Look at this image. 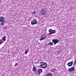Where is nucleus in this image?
I'll return each instance as SVG.
<instances>
[{
  "instance_id": "1",
  "label": "nucleus",
  "mask_w": 76,
  "mask_h": 76,
  "mask_svg": "<svg viewBox=\"0 0 76 76\" xmlns=\"http://www.w3.org/2000/svg\"><path fill=\"white\" fill-rule=\"evenodd\" d=\"M40 15H45L47 14V9L45 8H42L40 11Z\"/></svg>"
},
{
  "instance_id": "2",
  "label": "nucleus",
  "mask_w": 76,
  "mask_h": 76,
  "mask_svg": "<svg viewBox=\"0 0 76 76\" xmlns=\"http://www.w3.org/2000/svg\"><path fill=\"white\" fill-rule=\"evenodd\" d=\"M46 38H47V37L45 35V34H42L41 37L39 39V40L40 41H42V40H44Z\"/></svg>"
},
{
  "instance_id": "3",
  "label": "nucleus",
  "mask_w": 76,
  "mask_h": 76,
  "mask_svg": "<svg viewBox=\"0 0 76 76\" xmlns=\"http://www.w3.org/2000/svg\"><path fill=\"white\" fill-rule=\"evenodd\" d=\"M75 64L73 65V66L72 67L70 68L69 69H68V71L69 72H73L75 71Z\"/></svg>"
},
{
  "instance_id": "4",
  "label": "nucleus",
  "mask_w": 76,
  "mask_h": 76,
  "mask_svg": "<svg viewBox=\"0 0 76 76\" xmlns=\"http://www.w3.org/2000/svg\"><path fill=\"white\" fill-rule=\"evenodd\" d=\"M56 30H53L51 29H50L48 30V31L50 35H51V34H54L55 32H56Z\"/></svg>"
},
{
  "instance_id": "5",
  "label": "nucleus",
  "mask_w": 76,
  "mask_h": 76,
  "mask_svg": "<svg viewBox=\"0 0 76 76\" xmlns=\"http://www.w3.org/2000/svg\"><path fill=\"white\" fill-rule=\"evenodd\" d=\"M52 42L54 43V45H56V44H57L59 42V40L58 39H53L52 40Z\"/></svg>"
},
{
  "instance_id": "6",
  "label": "nucleus",
  "mask_w": 76,
  "mask_h": 76,
  "mask_svg": "<svg viewBox=\"0 0 76 76\" xmlns=\"http://www.w3.org/2000/svg\"><path fill=\"white\" fill-rule=\"evenodd\" d=\"M31 25H35V24H37V21L35 19L32 20L31 22Z\"/></svg>"
},
{
  "instance_id": "7",
  "label": "nucleus",
  "mask_w": 76,
  "mask_h": 76,
  "mask_svg": "<svg viewBox=\"0 0 76 76\" xmlns=\"http://www.w3.org/2000/svg\"><path fill=\"white\" fill-rule=\"evenodd\" d=\"M1 16H0V22H4V18L3 17H1Z\"/></svg>"
},
{
  "instance_id": "8",
  "label": "nucleus",
  "mask_w": 76,
  "mask_h": 76,
  "mask_svg": "<svg viewBox=\"0 0 76 76\" xmlns=\"http://www.w3.org/2000/svg\"><path fill=\"white\" fill-rule=\"evenodd\" d=\"M73 61H71V62L68 63L67 64V65L69 67H71V66L73 65Z\"/></svg>"
},
{
  "instance_id": "9",
  "label": "nucleus",
  "mask_w": 76,
  "mask_h": 76,
  "mask_svg": "<svg viewBox=\"0 0 76 76\" xmlns=\"http://www.w3.org/2000/svg\"><path fill=\"white\" fill-rule=\"evenodd\" d=\"M42 72V70L41 69H38V70L37 71V73H38L39 75L40 74H41V73Z\"/></svg>"
},
{
  "instance_id": "10",
  "label": "nucleus",
  "mask_w": 76,
  "mask_h": 76,
  "mask_svg": "<svg viewBox=\"0 0 76 76\" xmlns=\"http://www.w3.org/2000/svg\"><path fill=\"white\" fill-rule=\"evenodd\" d=\"M33 71H34V73H35V74H37V72H36L37 71V68L35 66H34V65L33 66Z\"/></svg>"
},
{
  "instance_id": "11",
  "label": "nucleus",
  "mask_w": 76,
  "mask_h": 76,
  "mask_svg": "<svg viewBox=\"0 0 76 76\" xmlns=\"http://www.w3.org/2000/svg\"><path fill=\"white\" fill-rule=\"evenodd\" d=\"M46 64L45 63V62H42L40 63V67H41L43 66H44L45 64Z\"/></svg>"
},
{
  "instance_id": "12",
  "label": "nucleus",
  "mask_w": 76,
  "mask_h": 76,
  "mask_svg": "<svg viewBox=\"0 0 76 76\" xmlns=\"http://www.w3.org/2000/svg\"><path fill=\"white\" fill-rule=\"evenodd\" d=\"M47 67V64H45V65H43L42 67H41V68H42V69H44L45 68H46Z\"/></svg>"
},
{
  "instance_id": "13",
  "label": "nucleus",
  "mask_w": 76,
  "mask_h": 76,
  "mask_svg": "<svg viewBox=\"0 0 76 76\" xmlns=\"http://www.w3.org/2000/svg\"><path fill=\"white\" fill-rule=\"evenodd\" d=\"M46 76H53V75L51 73H49L46 75Z\"/></svg>"
},
{
  "instance_id": "14",
  "label": "nucleus",
  "mask_w": 76,
  "mask_h": 76,
  "mask_svg": "<svg viewBox=\"0 0 76 76\" xmlns=\"http://www.w3.org/2000/svg\"><path fill=\"white\" fill-rule=\"evenodd\" d=\"M6 36H4L2 38V40L3 41H6Z\"/></svg>"
},
{
  "instance_id": "15",
  "label": "nucleus",
  "mask_w": 76,
  "mask_h": 76,
  "mask_svg": "<svg viewBox=\"0 0 76 76\" xmlns=\"http://www.w3.org/2000/svg\"><path fill=\"white\" fill-rule=\"evenodd\" d=\"M28 51H29V48H28L27 50H25V54H27L28 53Z\"/></svg>"
},
{
  "instance_id": "16",
  "label": "nucleus",
  "mask_w": 76,
  "mask_h": 76,
  "mask_svg": "<svg viewBox=\"0 0 76 76\" xmlns=\"http://www.w3.org/2000/svg\"><path fill=\"white\" fill-rule=\"evenodd\" d=\"M49 45H50V46L53 45V42H50L49 43Z\"/></svg>"
},
{
  "instance_id": "17",
  "label": "nucleus",
  "mask_w": 76,
  "mask_h": 76,
  "mask_svg": "<svg viewBox=\"0 0 76 76\" xmlns=\"http://www.w3.org/2000/svg\"><path fill=\"white\" fill-rule=\"evenodd\" d=\"M2 22V23H1V25H2V26H3L4 25V22Z\"/></svg>"
},
{
  "instance_id": "18",
  "label": "nucleus",
  "mask_w": 76,
  "mask_h": 76,
  "mask_svg": "<svg viewBox=\"0 0 76 76\" xmlns=\"http://www.w3.org/2000/svg\"><path fill=\"white\" fill-rule=\"evenodd\" d=\"M2 43H3V41L0 40V45H1Z\"/></svg>"
},
{
  "instance_id": "19",
  "label": "nucleus",
  "mask_w": 76,
  "mask_h": 76,
  "mask_svg": "<svg viewBox=\"0 0 76 76\" xmlns=\"http://www.w3.org/2000/svg\"><path fill=\"white\" fill-rule=\"evenodd\" d=\"M4 29H7V27H6V26L4 27Z\"/></svg>"
},
{
  "instance_id": "20",
  "label": "nucleus",
  "mask_w": 76,
  "mask_h": 76,
  "mask_svg": "<svg viewBox=\"0 0 76 76\" xmlns=\"http://www.w3.org/2000/svg\"><path fill=\"white\" fill-rule=\"evenodd\" d=\"M35 13H36V12L34 11L33 12V14H35Z\"/></svg>"
},
{
  "instance_id": "21",
  "label": "nucleus",
  "mask_w": 76,
  "mask_h": 76,
  "mask_svg": "<svg viewBox=\"0 0 76 76\" xmlns=\"http://www.w3.org/2000/svg\"><path fill=\"white\" fill-rule=\"evenodd\" d=\"M53 70H56V69L55 68H54L53 69Z\"/></svg>"
},
{
  "instance_id": "22",
  "label": "nucleus",
  "mask_w": 76,
  "mask_h": 76,
  "mask_svg": "<svg viewBox=\"0 0 76 76\" xmlns=\"http://www.w3.org/2000/svg\"><path fill=\"white\" fill-rule=\"evenodd\" d=\"M57 54H59V52L57 53Z\"/></svg>"
},
{
  "instance_id": "23",
  "label": "nucleus",
  "mask_w": 76,
  "mask_h": 76,
  "mask_svg": "<svg viewBox=\"0 0 76 76\" xmlns=\"http://www.w3.org/2000/svg\"><path fill=\"white\" fill-rule=\"evenodd\" d=\"M2 49L4 48H3V47H2Z\"/></svg>"
}]
</instances>
